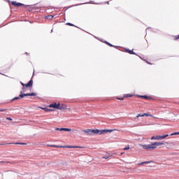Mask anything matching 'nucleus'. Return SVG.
<instances>
[{
	"instance_id": "35",
	"label": "nucleus",
	"mask_w": 179,
	"mask_h": 179,
	"mask_svg": "<svg viewBox=\"0 0 179 179\" xmlns=\"http://www.w3.org/2000/svg\"><path fill=\"white\" fill-rule=\"evenodd\" d=\"M22 90L23 92H26V89L24 88V87H22Z\"/></svg>"
},
{
	"instance_id": "6",
	"label": "nucleus",
	"mask_w": 179,
	"mask_h": 179,
	"mask_svg": "<svg viewBox=\"0 0 179 179\" xmlns=\"http://www.w3.org/2000/svg\"><path fill=\"white\" fill-rule=\"evenodd\" d=\"M49 107H50V108H57V110H58V108H59V103H51L49 105Z\"/></svg>"
},
{
	"instance_id": "28",
	"label": "nucleus",
	"mask_w": 179,
	"mask_h": 179,
	"mask_svg": "<svg viewBox=\"0 0 179 179\" xmlns=\"http://www.w3.org/2000/svg\"><path fill=\"white\" fill-rule=\"evenodd\" d=\"M178 39H179V35L176 36H175V40H178Z\"/></svg>"
},
{
	"instance_id": "1",
	"label": "nucleus",
	"mask_w": 179,
	"mask_h": 179,
	"mask_svg": "<svg viewBox=\"0 0 179 179\" xmlns=\"http://www.w3.org/2000/svg\"><path fill=\"white\" fill-rule=\"evenodd\" d=\"M162 145H164V143H160V142H155V143H151L150 144H144L141 145V148L143 149H145V150H154V149H157V146H162Z\"/></svg>"
},
{
	"instance_id": "11",
	"label": "nucleus",
	"mask_w": 179,
	"mask_h": 179,
	"mask_svg": "<svg viewBox=\"0 0 179 179\" xmlns=\"http://www.w3.org/2000/svg\"><path fill=\"white\" fill-rule=\"evenodd\" d=\"M125 50H126V52H128L129 54H131L133 55H136V53H135L134 50H131L129 49H125Z\"/></svg>"
},
{
	"instance_id": "37",
	"label": "nucleus",
	"mask_w": 179,
	"mask_h": 179,
	"mask_svg": "<svg viewBox=\"0 0 179 179\" xmlns=\"http://www.w3.org/2000/svg\"><path fill=\"white\" fill-rule=\"evenodd\" d=\"M106 3H108V5L110 3V1H107Z\"/></svg>"
},
{
	"instance_id": "17",
	"label": "nucleus",
	"mask_w": 179,
	"mask_h": 179,
	"mask_svg": "<svg viewBox=\"0 0 179 179\" xmlns=\"http://www.w3.org/2000/svg\"><path fill=\"white\" fill-rule=\"evenodd\" d=\"M138 97H141L142 99H149V96H146V95H141V96H138Z\"/></svg>"
},
{
	"instance_id": "31",
	"label": "nucleus",
	"mask_w": 179,
	"mask_h": 179,
	"mask_svg": "<svg viewBox=\"0 0 179 179\" xmlns=\"http://www.w3.org/2000/svg\"><path fill=\"white\" fill-rule=\"evenodd\" d=\"M110 157V156H104L103 157V159H108Z\"/></svg>"
},
{
	"instance_id": "8",
	"label": "nucleus",
	"mask_w": 179,
	"mask_h": 179,
	"mask_svg": "<svg viewBox=\"0 0 179 179\" xmlns=\"http://www.w3.org/2000/svg\"><path fill=\"white\" fill-rule=\"evenodd\" d=\"M56 131H66L68 132H70L71 129H68V128H56L55 129Z\"/></svg>"
},
{
	"instance_id": "4",
	"label": "nucleus",
	"mask_w": 179,
	"mask_h": 179,
	"mask_svg": "<svg viewBox=\"0 0 179 179\" xmlns=\"http://www.w3.org/2000/svg\"><path fill=\"white\" fill-rule=\"evenodd\" d=\"M27 96H37V93L31 92V93L23 94V91H20V94L19 95L20 99H23V97H26Z\"/></svg>"
},
{
	"instance_id": "13",
	"label": "nucleus",
	"mask_w": 179,
	"mask_h": 179,
	"mask_svg": "<svg viewBox=\"0 0 179 179\" xmlns=\"http://www.w3.org/2000/svg\"><path fill=\"white\" fill-rule=\"evenodd\" d=\"M150 163H153V161H147V162H143L140 164H138L139 166H142V164H150Z\"/></svg>"
},
{
	"instance_id": "3",
	"label": "nucleus",
	"mask_w": 179,
	"mask_h": 179,
	"mask_svg": "<svg viewBox=\"0 0 179 179\" xmlns=\"http://www.w3.org/2000/svg\"><path fill=\"white\" fill-rule=\"evenodd\" d=\"M169 136V134H165L163 136H155L151 137V141H162L163 139H166Z\"/></svg>"
},
{
	"instance_id": "30",
	"label": "nucleus",
	"mask_w": 179,
	"mask_h": 179,
	"mask_svg": "<svg viewBox=\"0 0 179 179\" xmlns=\"http://www.w3.org/2000/svg\"><path fill=\"white\" fill-rule=\"evenodd\" d=\"M3 111H6V109H0V113H2Z\"/></svg>"
},
{
	"instance_id": "7",
	"label": "nucleus",
	"mask_w": 179,
	"mask_h": 179,
	"mask_svg": "<svg viewBox=\"0 0 179 179\" xmlns=\"http://www.w3.org/2000/svg\"><path fill=\"white\" fill-rule=\"evenodd\" d=\"M11 5L13 6H16L17 8H19V6H24V4L22 3H16V1H12Z\"/></svg>"
},
{
	"instance_id": "21",
	"label": "nucleus",
	"mask_w": 179,
	"mask_h": 179,
	"mask_svg": "<svg viewBox=\"0 0 179 179\" xmlns=\"http://www.w3.org/2000/svg\"><path fill=\"white\" fill-rule=\"evenodd\" d=\"M144 117H153V115L149 113H144Z\"/></svg>"
},
{
	"instance_id": "5",
	"label": "nucleus",
	"mask_w": 179,
	"mask_h": 179,
	"mask_svg": "<svg viewBox=\"0 0 179 179\" xmlns=\"http://www.w3.org/2000/svg\"><path fill=\"white\" fill-rule=\"evenodd\" d=\"M113 131H115V129H103V130H99V135H103V134H106L107 132H113Z\"/></svg>"
},
{
	"instance_id": "39",
	"label": "nucleus",
	"mask_w": 179,
	"mask_h": 179,
	"mask_svg": "<svg viewBox=\"0 0 179 179\" xmlns=\"http://www.w3.org/2000/svg\"><path fill=\"white\" fill-rule=\"evenodd\" d=\"M80 5H85V3H81Z\"/></svg>"
},
{
	"instance_id": "40",
	"label": "nucleus",
	"mask_w": 179,
	"mask_h": 179,
	"mask_svg": "<svg viewBox=\"0 0 179 179\" xmlns=\"http://www.w3.org/2000/svg\"><path fill=\"white\" fill-rule=\"evenodd\" d=\"M6 163H10V162H6Z\"/></svg>"
},
{
	"instance_id": "18",
	"label": "nucleus",
	"mask_w": 179,
	"mask_h": 179,
	"mask_svg": "<svg viewBox=\"0 0 179 179\" xmlns=\"http://www.w3.org/2000/svg\"><path fill=\"white\" fill-rule=\"evenodd\" d=\"M15 100H20V97L15 96L13 99H11V101H15Z\"/></svg>"
},
{
	"instance_id": "23",
	"label": "nucleus",
	"mask_w": 179,
	"mask_h": 179,
	"mask_svg": "<svg viewBox=\"0 0 179 179\" xmlns=\"http://www.w3.org/2000/svg\"><path fill=\"white\" fill-rule=\"evenodd\" d=\"M174 135H179V132H174L171 134V136H173Z\"/></svg>"
},
{
	"instance_id": "32",
	"label": "nucleus",
	"mask_w": 179,
	"mask_h": 179,
	"mask_svg": "<svg viewBox=\"0 0 179 179\" xmlns=\"http://www.w3.org/2000/svg\"><path fill=\"white\" fill-rule=\"evenodd\" d=\"M6 120H8V121H12V119L10 117H7Z\"/></svg>"
},
{
	"instance_id": "24",
	"label": "nucleus",
	"mask_w": 179,
	"mask_h": 179,
	"mask_svg": "<svg viewBox=\"0 0 179 179\" xmlns=\"http://www.w3.org/2000/svg\"><path fill=\"white\" fill-rule=\"evenodd\" d=\"M66 24H67V26H75L73 24L70 22H67Z\"/></svg>"
},
{
	"instance_id": "12",
	"label": "nucleus",
	"mask_w": 179,
	"mask_h": 179,
	"mask_svg": "<svg viewBox=\"0 0 179 179\" xmlns=\"http://www.w3.org/2000/svg\"><path fill=\"white\" fill-rule=\"evenodd\" d=\"M7 145H27L26 143H9Z\"/></svg>"
},
{
	"instance_id": "15",
	"label": "nucleus",
	"mask_w": 179,
	"mask_h": 179,
	"mask_svg": "<svg viewBox=\"0 0 179 179\" xmlns=\"http://www.w3.org/2000/svg\"><path fill=\"white\" fill-rule=\"evenodd\" d=\"M105 44H107V45H109V47H114V45L110 43L109 42H107V41H104Z\"/></svg>"
},
{
	"instance_id": "16",
	"label": "nucleus",
	"mask_w": 179,
	"mask_h": 179,
	"mask_svg": "<svg viewBox=\"0 0 179 179\" xmlns=\"http://www.w3.org/2000/svg\"><path fill=\"white\" fill-rule=\"evenodd\" d=\"M68 148H76V149H78V148H79V149H82L83 147H80V146H74V147H72V146H69Z\"/></svg>"
},
{
	"instance_id": "25",
	"label": "nucleus",
	"mask_w": 179,
	"mask_h": 179,
	"mask_svg": "<svg viewBox=\"0 0 179 179\" xmlns=\"http://www.w3.org/2000/svg\"><path fill=\"white\" fill-rule=\"evenodd\" d=\"M52 148H62V146L59 145H50Z\"/></svg>"
},
{
	"instance_id": "9",
	"label": "nucleus",
	"mask_w": 179,
	"mask_h": 179,
	"mask_svg": "<svg viewBox=\"0 0 179 179\" xmlns=\"http://www.w3.org/2000/svg\"><path fill=\"white\" fill-rule=\"evenodd\" d=\"M26 87H33V80H30L28 83L25 85Z\"/></svg>"
},
{
	"instance_id": "29",
	"label": "nucleus",
	"mask_w": 179,
	"mask_h": 179,
	"mask_svg": "<svg viewBox=\"0 0 179 179\" xmlns=\"http://www.w3.org/2000/svg\"><path fill=\"white\" fill-rule=\"evenodd\" d=\"M20 84L22 85V86H23V87H24V86H26V85L24 83H23L22 82H20Z\"/></svg>"
},
{
	"instance_id": "10",
	"label": "nucleus",
	"mask_w": 179,
	"mask_h": 179,
	"mask_svg": "<svg viewBox=\"0 0 179 179\" xmlns=\"http://www.w3.org/2000/svg\"><path fill=\"white\" fill-rule=\"evenodd\" d=\"M58 110H66V105L59 103Z\"/></svg>"
},
{
	"instance_id": "33",
	"label": "nucleus",
	"mask_w": 179,
	"mask_h": 179,
	"mask_svg": "<svg viewBox=\"0 0 179 179\" xmlns=\"http://www.w3.org/2000/svg\"><path fill=\"white\" fill-rule=\"evenodd\" d=\"M85 3H93V1H90V2Z\"/></svg>"
},
{
	"instance_id": "22",
	"label": "nucleus",
	"mask_w": 179,
	"mask_h": 179,
	"mask_svg": "<svg viewBox=\"0 0 179 179\" xmlns=\"http://www.w3.org/2000/svg\"><path fill=\"white\" fill-rule=\"evenodd\" d=\"M139 117H145V113L143 114H138L136 118H139Z\"/></svg>"
},
{
	"instance_id": "14",
	"label": "nucleus",
	"mask_w": 179,
	"mask_h": 179,
	"mask_svg": "<svg viewBox=\"0 0 179 179\" xmlns=\"http://www.w3.org/2000/svg\"><path fill=\"white\" fill-rule=\"evenodd\" d=\"M45 18H46L48 20H52V19H54V15H47V16L45 17Z\"/></svg>"
},
{
	"instance_id": "44",
	"label": "nucleus",
	"mask_w": 179,
	"mask_h": 179,
	"mask_svg": "<svg viewBox=\"0 0 179 179\" xmlns=\"http://www.w3.org/2000/svg\"><path fill=\"white\" fill-rule=\"evenodd\" d=\"M0 145H3V144H0Z\"/></svg>"
},
{
	"instance_id": "38",
	"label": "nucleus",
	"mask_w": 179,
	"mask_h": 179,
	"mask_svg": "<svg viewBox=\"0 0 179 179\" xmlns=\"http://www.w3.org/2000/svg\"><path fill=\"white\" fill-rule=\"evenodd\" d=\"M76 6H79V4H76Z\"/></svg>"
},
{
	"instance_id": "27",
	"label": "nucleus",
	"mask_w": 179,
	"mask_h": 179,
	"mask_svg": "<svg viewBox=\"0 0 179 179\" xmlns=\"http://www.w3.org/2000/svg\"><path fill=\"white\" fill-rule=\"evenodd\" d=\"M117 100L123 101V100H124V96H123V97H121V98L117 97Z\"/></svg>"
},
{
	"instance_id": "34",
	"label": "nucleus",
	"mask_w": 179,
	"mask_h": 179,
	"mask_svg": "<svg viewBox=\"0 0 179 179\" xmlns=\"http://www.w3.org/2000/svg\"><path fill=\"white\" fill-rule=\"evenodd\" d=\"M0 163L3 164V163H6V162H5V161H0Z\"/></svg>"
},
{
	"instance_id": "2",
	"label": "nucleus",
	"mask_w": 179,
	"mask_h": 179,
	"mask_svg": "<svg viewBox=\"0 0 179 179\" xmlns=\"http://www.w3.org/2000/svg\"><path fill=\"white\" fill-rule=\"evenodd\" d=\"M83 132H84V134H86L87 135H100V130L99 129H85V130H83Z\"/></svg>"
},
{
	"instance_id": "19",
	"label": "nucleus",
	"mask_w": 179,
	"mask_h": 179,
	"mask_svg": "<svg viewBox=\"0 0 179 179\" xmlns=\"http://www.w3.org/2000/svg\"><path fill=\"white\" fill-rule=\"evenodd\" d=\"M132 94H126L124 95V97L127 98V97H132Z\"/></svg>"
},
{
	"instance_id": "42",
	"label": "nucleus",
	"mask_w": 179,
	"mask_h": 179,
	"mask_svg": "<svg viewBox=\"0 0 179 179\" xmlns=\"http://www.w3.org/2000/svg\"><path fill=\"white\" fill-rule=\"evenodd\" d=\"M27 55H29V53L26 52Z\"/></svg>"
},
{
	"instance_id": "36",
	"label": "nucleus",
	"mask_w": 179,
	"mask_h": 179,
	"mask_svg": "<svg viewBox=\"0 0 179 179\" xmlns=\"http://www.w3.org/2000/svg\"><path fill=\"white\" fill-rule=\"evenodd\" d=\"M112 47H114V48H118V46H117V45H113Z\"/></svg>"
},
{
	"instance_id": "41",
	"label": "nucleus",
	"mask_w": 179,
	"mask_h": 179,
	"mask_svg": "<svg viewBox=\"0 0 179 179\" xmlns=\"http://www.w3.org/2000/svg\"><path fill=\"white\" fill-rule=\"evenodd\" d=\"M123 154H124V152H122V153H121V155H123Z\"/></svg>"
},
{
	"instance_id": "43",
	"label": "nucleus",
	"mask_w": 179,
	"mask_h": 179,
	"mask_svg": "<svg viewBox=\"0 0 179 179\" xmlns=\"http://www.w3.org/2000/svg\"><path fill=\"white\" fill-rule=\"evenodd\" d=\"M51 32L52 33V29L51 30Z\"/></svg>"
},
{
	"instance_id": "26",
	"label": "nucleus",
	"mask_w": 179,
	"mask_h": 179,
	"mask_svg": "<svg viewBox=\"0 0 179 179\" xmlns=\"http://www.w3.org/2000/svg\"><path fill=\"white\" fill-rule=\"evenodd\" d=\"M124 150H129V145L124 148Z\"/></svg>"
},
{
	"instance_id": "20",
	"label": "nucleus",
	"mask_w": 179,
	"mask_h": 179,
	"mask_svg": "<svg viewBox=\"0 0 179 179\" xmlns=\"http://www.w3.org/2000/svg\"><path fill=\"white\" fill-rule=\"evenodd\" d=\"M43 110H45L46 113H49V111H52L51 109L47 108H43Z\"/></svg>"
}]
</instances>
